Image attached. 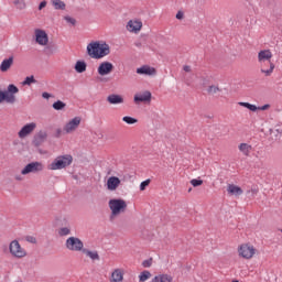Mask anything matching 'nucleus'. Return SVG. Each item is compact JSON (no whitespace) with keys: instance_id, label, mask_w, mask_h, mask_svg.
I'll return each mask as SVG.
<instances>
[{"instance_id":"obj_28","label":"nucleus","mask_w":282,"mask_h":282,"mask_svg":"<svg viewBox=\"0 0 282 282\" xmlns=\"http://www.w3.org/2000/svg\"><path fill=\"white\" fill-rule=\"evenodd\" d=\"M111 276L113 282H122L123 274L120 269L115 270Z\"/></svg>"},{"instance_id":"obj_46","label":"nucleus","mask_w":282,"mask_h":282,"mask_svg":"<svg viewBox=\"0 0 282 282\" xmlns=\"http://www.w3.org/2000/svg\"><path fill=\"white\" fill-rule=\"evenodd\" d=\"M183 69H184V72H187V73H191V72H192L191 66H188V65H185V66L183 67Z\"/></svg>"},{"instance_id":"obj_26","label":"nucleus","mask_w":282,"mask_h":282,"mask_svg":"<svg viewBox=\"0 0 282 282\" xmlns=\"http://www.w3.org/2000/svg\"><path fill=\"white\" fill-rule=\"evenodd\" d=\"M75 72H77V74H83L84 72H87V63L78 61L75 64Z\"/></svg>"},{"instance_id":"obj_34","label":"nucleus","mask_w":282,"mask_h":282,"mask_svg":"<svg viewBox=\"0 0 282 282\" xmlns=\"http://www.w3.org/2000/svg\"><path fill=\"white\" fill-rule=\"evenodd\" d=\"M122 120L123 122H127V124H135V122H138V119L133 117H123Z\"/></svg>"},{"instance_id":"obj_18","label":"nucleus","mask_w":282,"mask_h":282,"mask_svg":"<svg viewBox=\"0 0 282 282\" xmlns=\"http://www.w3.org/2000/svg\"><path fill=\"white\" fill-rule=\"evenodd\" d=\"M120 186V178L118 176H111L107 181L108 191H116Z\"/></svg>"},{"instance_id":"obj_37","label":"nucleus","mask_w":282,"mask_h":282,"mask_svg":"<svg viewBox=\"0 0 282 282\" xmlns=\"http://www.w3.org/2000/svg\"><path fill=\"white\" fill-rule=\"evenodd\" d=\"M191 184H192V186L197 187V186H202L204 184V181L197 180V178H193L191 181Z\"/></svg>"},{"instance_id":"obj_14","label":"nucleus","mask_w":282,"mask_h":282,"mask_svg":"<svg viewBox=\"0 0 282 282\" xmlns=\"http://www.w3.org/2000/svg\"><path fill=\"white\" fill-rule=\"evenodd\" d=\"M14 94H19V88L14 86V84H10L8 89L4 91L6 96L13 98L12 101H9V105H14V102H17V96H14Z\"/></svg>"},{"instance_id":"obj_3","label":"nucleus","mask_w":282,"mask_h":282,"mask_svg":"<svg viewBox=\"0 0 282 282\" xmlns=\"http://www.w3.org/2000/svg\"><path fill=\"white\" fill-rule=\"evenodd\" d=\"M74 162V158L69 154L57 156L48 166L51 171H61V169H66Z\"/></svg>"},{"instance_id":"obj_6","label":"nucleus","mask_w":282,"mask_h":282,"mask_svg":"<svg viewBox=\"0 0 282 282\" xmlns=\"http://www.w3.org/2000/svg\"><path fill=\"white\" fill-rule=\"evenodd\" d=\"M66 248L68 250H72L73 252H80L83 248H85V245L83 243V240L76 237H69L66 240Z\"/></svg>"},{"instance_id":"obj_36","label":"nucleus","mask_w":282,"mask_h":282,"mask_svg":"<svg viewBox=\"0 0 282 282\" xmlns=\"http://www.w3.org/2000/svg\"><path fill=\"white\" fill-rule=\"evenodd\" d=\"M208 94H210L212 96H214V94H217V91H220L219 87L217 86H209L207 89Z\"/></svg>"},{"instance_id":"obj_42","label":"nucleus","mask_w":282,"mask_h":282,"mask_svg":"<svg viewBox=\"0 0 282 282\" xmlns=\"http://www.w3.org/2000/svg\"><path fill=\"white\" fill-rule=\"evenodd\" d=\"M26 241H29V243H36V239L33 236H28Z\"/></svg>"},{"instance_id":"obj_4","label":"nucleus","mask_w":282,"mask_h":282,"mask_svg":"<svg viewBox=\"0 0 282 282\" xmlns=\"http://www.w3.org/2000/svg\"><path fill=\"white\" fill-rule=\"evenodd\" d=\"M238 254L242 259H252L254 254H257V249L254 246H251L250 243H242L238 247Z\"/></svg>"},{"instance_id":"obj_23","label":"nucleus","mask_w":282,"mask_h":282,"mask_svg":"<svg viewBox=\"0 0 282 282\" xmlns=\"http://www.w3.org/2000/svg\"><path fill=\"white\" fill-rule=\"evenodd\" d=\"M238 149H239L240 153L246 155V158H250V153H252V145H250L248 143H240L238 145Z\"/></svg>"},{"instance_id":"obj_31","label":"nucleus","mask_w":282,"mask_h":282,"mask_svg":"<svg viewBox=\"0 0 282 282\" xmlns=\"http://www.w3.org/2000/svg\"><path fill=\"white\" fill-rule=\"evenodd\" d=\"M55 10H65V2L62 0H52Z\"/></svg>"},{"instance_id":"obj_39","label":"nucleus","mask_w":282,"mask_h":282,"mask_svg":"<svg viewBox=\"0 0 282 282\" xmlns=\"http://www.w3.org/2000/svg\"><path fill=\"white\" fill-rule=\"evenodd\" d=\"M32 83H36V79H34V76L26 77L23 82V85H32Z\"/></svg>"},{"instance_id":"obj_24","label":"nucleus","mask_w":282,"mask_h":282,"mask_svg":"<svg viewBox=\"0 0 282 282\" xmlns=\"http://www.w3.org/2000/svg\"><path fill=\"white\" fill-rule=\"evenodd\" d=\"M227 192L229 195H243V189L235 184H229L227 186Z\"/></svg>"},{"instance_id":"obj_20","label":"nucleus","mask_w":282,"mask_h":282,"mask_svg":"<svg viewBox=\"0 0 282 282\" xmlns=\"http://www.w3.org/2000/svg\"><path fill=\"white\" fill-rule=\"evenodd\" d=\"M12 65H14V56H10L9 58L2 61L0 72H8Z\"/></svg>"},{"instance_id":"obj_9","label":"nucleus","mask_w":282,"mask_h":282,"mask_svg":"<svg viewBox=\"0 0 282 282\" xmlns=\"http://www.w3.org/2000/svg\"><path fill=\"white\" fill-rule=\"evenodd\" d=\"M43 169V164L40 162L29 163L23 170L22 175H28L29 173H39Z\"/></svg>"},{"instance_id":"obj_12","label":"nucleus","mask_w":282,"mask_h":282,"mask_svg":"<svg viewBox=\"0 0 282 282\" xmlns=\"http://www.w3.org/2000/svg\"><path fill=\"white\" fill-rule=\"evenodd\" d=\"M35 39L39 45H46L48 43L47 33L41 29L35 30Z\"/></svg>"},{"instance_id":"obj_1","label":"nucleus","mask_w":282,"mask_h":282,"mask_svg":"<svg viewBox=\"0 0 282 282\" xmlns=\"http://www.w3.org/2000/svg\"><path fill=\"white\" fill-rule=\"evenodd\" d=\"M87 54L90 58H105L111 54V48L107 43L91 42L87 46Z\"/></svg>"},{"instance_id":"obj_2","label":"nucleus","mask_w":282,"mask_h":282,"mask_svg":"<svg viewBox=\"0 0 282 282\" xmlns=\"http://www.w3.org/2000/svg\"><path fill=\"white\" fill-rule=\"evenodd\" d=\"M109 208L111 210L110 220L113 221L115 217H118L121 213L127 210V202L120 198H113L109 200Z\"/></svg>"},{"instance_id":"obj_25","label":"nucleus","mask_w":282,"mask_h":282,"mask_svg":"<svg viewBox=\"0 0 282 282\" xmlns=\"http://www.w3.org/2000/svg\"><path fill=\"white\" fill-rule=\"evenodd\" d=\"M151 282H173V276L170 274L155 275Z\"/></svg>"},{"instance_id":"obj_38","label":"nucleus","mask_w":282,"mask_h":282,"mask_svg":"<svg viewBox=\"0 0 282 282\" xmlns=\"http://www.w3.org/2000/svg\"><path fill=\"white\" fill-rule=\"evenodd\" d=\"M142 265H143V268H151V265H153V258H150V259H148V260H144V261L142 262Z\"/></svg>"},{"instance_id":"obj_47","label":"nucleus","mask_w":282,"mask_h":282,"mask_svg":"<svg viewBox=\"0 0 282 282\" xmlns=\"http://www.w3.org/2000/svg\"><path fill=\"white\" fill-rule=\"evenodd\" d=\"M42 97H44V98H46V99H47V98H50V97H51V95H50L48 93H43V94H42Z\"/></svg>"},{"instance_id":"obj_29","label":"nucleus","mask_w":282,"mask_h":282,"mask_svg":"<svg viewBox=\"0 0 282 282\" xmlns=\"http://www.w3.org/2000/svg\"><path fill=\"white\" fill-rule=\"evenodd\" d=\"M13 6L18 10H25V8L28 7V4H25V0H13Z\"/></svg>"},{"instance_id":"obj_33","label":"nucleus","mask_w":282,"mask_h":282,"mask_svg":"<svg viewBox=\"0 0 282 282\" xmlns=\"http://www.w3.org/2000/svg\"><path fill=\"white\" fill-rule=\"evenodd\" d=\"M151 276V272L150 271H142L139 275V281L140 282H145L149 281V278Z\"/></svg>"},{"instance_id":"obj_27","label":"nucleus","mask_w":282,"mask_h":282,"mask_svg":"<svg viewBox=\"0 0 282 282\" xmlns=\"http://www.w3.org/2000/svg\"><path fill=\"white\" fill-rule=\"evenodd\" d=\"M84 254L89 257L93 261H100V256L98 254V251H89L87 249H83Z\"/></svg>"},{"instance_id":"obj_11","label":"nucleus","mask_w":282,"mask_h":282,"mask_svg":"<svg viewBox=\"0 0 282 282\" xmlns=\"http://www.w3.org/2000/svg\"><path fill=\"white\" fill-rule=\"evenodd\" d=\"M36 129V124L34 122L25 124L18 133L19 138L23 140V138H28L31 133Z\"/></svg>"},{"instance_id":"obj_45","label":"nucleus","mask_w":282,"mask_h":282,"mask_svg":"<svg viewBox=\"0 0 282 282\" xmlns=\"http://www.w3.org/2000/svg\"><path fill=\"white\" fill-rule=\"evenodd\" d=\"M45 6H47V2L42 1L39 6V10H43V8H45Z\"/></svg>"},{"instance_id":"obj_15","label":"nucleus","mask_w":282,"mask_h":282,"mask_svg":"<svg viewBox=\"0 0 282 282\" xmlns=\"http://www.w3.org/2000/svg\"><path fill=\"white\" fill-rule=\"evenodd\" d=\"M127 30L129 32L138 33L142 30V22L139 20H130L127 24Z\"/></svg>"},{"instance_id":"obj_19","label":"nucleus","mask_w":282,"mask_h":282,"mask_svg":"<svg viewBox=\"0 0 282 282\" xmlns=\"http://www.w3.org/2000/svg\"><path fill=\"white\" fill-rule=\"evenodd\" d=\"M137 74L145 75V76H155L156 70L150 66H142L137 69Z\"/></svg>"},{"instance_id":"obj_10","label":"nucleus","mask_w":282,"mask_h":282,"mask_svg":"<svg viewBox=\"0 0 282 282\" xmlns=\"http://www.w3.org/2000/svg\"><path fill=\"white\" fill-rule=\"evenodd\" d=\"M115 67L113 64H111L110 62H102L97 72L99 74V76H107L109 74H111V72H113Z\"/></svg>"},{"instance_id":"obj_7","label":"nucleus","mask_w":282,"mask_h":282,"mask_svg":"<svg viewBox=\"0 0 282 282\" xmlns=\"http://www.w3.org/2000/svg\"><path fill=\"white\" fill-rule=\"evenodd\" d=\"M82 121H83V119L80 117L73 118L70 121H68L64 126L65 133H74V131H76V129H78V127H80Z\"/></svg>"},{"instance_id":"obj_35","label":"nucleus","mask_w":282,"mask_h":282,"mask_svg":"<svg viewBox=\"0 0 282 282\" xmlns=\"http://www.w3.org/2000/svg\"><path fill=\"white\" fill-rule=\"evenodd\" d=\"M70 232H72V230H69V228L63 227L59 229L58 235H59V237H66V235H69Z\"/></svg>"},{"instance_id":"obj_17","label":"nucleus","mask_w":282,"mask_h":282,"mask_svg":"<svg viewBox=\"0 0 282 282\" xmlns=\"http://www.w3.org/2000/svg\"><path fill=\"white\" fill-rule=\"evenodd\" d=\"M265 61H272V52L270 50H263L258 53V62L263 63Z\"/></svg>"},{"instance_id":"obj_22","label":"nucleus","mask_w":282,"mask_h":282,"mask_svg":"<svg viewBox=\"0 0 282 282\" xmlns=\"http://www.w3.org/2000/svg\"><path fill=\"white\" fill-rule=\"evenodd\" d=\"M47 140V132L45 131H40L35 137H34V144L35 147H41L42 142H45Z\"/></svg>"},{"instance_id":"obj_8","label":"nucleus","mask_w":282,"mask_h":282,"mask_svg":"<svg viewBox=\"0 0 282 282\" xmlns=\"http://www.w3.org/2000/svg\"><path fill=\"white\" fill-rule=\"evenodd\" d=\"M260 63V72L264 74V76H272L274 72V63L272 61L259 62Z\"/></svg>"},{"instance_id":"obj_48","label":"nucleus","mask_w":282,"mask_h":282,"mask_svg":"<svg viewBox=\"0 0 282 282\" xmlns=\"http://www.w3.org/2000/svg\"><path fill=\"white\" fill-rule=\"evenodd\" d=\"M192 188L188 189V193H191Z\"/></svg>"},{"instance_id":"obj_44","label":"nucleus","mask_w":282,"mask_h":282,"mask_svg":"<svg viewBox=\"0 0 282 282\" xmlns=\"http://www.w3.org/2000/svg\"><path fill=\"white\" fill-rule=\"evenodd\" d=\"M63 133V130L61 128H58L56 130V134H55V138H61V134Z\"/></svg>"},{"instance_id":"obj_43","label":"nucleus","mask_w":282,"mask_h":282,"mask_svg":"<svg viewBox=\"0 0 282 282\" xmlns=\"http://www.w3.org/2000/svg\"><path fill=\"white\" fill-rule=\"evenodd\" d=\"M176 19H178V20L184 19V13H183L182 11H178V12L176 13Z\"/></svg>"},{"instance_id":"obj_49","label":"nucleus","mask_w":282,"mask_h":282,"mask_svg":"<svg viewBox=\"0 0 282 282\" xmlns=\"http://www.w3.org/2000/svg\"><path fill=\"white\" fill-rule=\"evenodd\" d=\"M280 231L282 232V229H280Z\"/></svg>"},{"instance_id":"obj_41","label":"nucleus","mask_w":282,"mask_h":282,"mask_svg":"<svg viewBox=\"0 0 282 282\" xmlns=\"http://www.w3.org/2000/svg\"><path fill=\"white\" fill-rule=\"evenodd\" d=\"M65 21H67V23H72V25H76V19L74 18L65 17Z\"/></svg>"},{"instance_id":"obj_32","label":"nucleus","mask_w":282,"mask_h":282,"mask_svg":"<svg viewBox=\"0 0 282 282\" xmlns=\"http://www.w3.org/2000/svg\"><path fill=\"white\" fill-rule=\"evenodd\" d=\"M3 100L10 104L12 102L13 97L8 96L6 95V91L0 90V104L3 102Z\"/></svg>"},{"instance_id":"obj_13","label":"nucleus","mask_w":282,"mask_h":282,"mask_svg":"<svg viewBox=\"0 0 282 282\" xmlns=\"http://www.w3.org/2000/svg\"><path fill=\"white\" fill-rule=\"evenodd\" d=\"M238 105L240 106V107H245L246 109H249L250 111H268V109H270V105H264V106H262V107H257V106H254V105H251V104H249V102H243V101H240V102H238Z\"/></svg>"},{"instance_id":"obj_40","label":"nucleus","mask_w":282,"mask_h":282,"mask_svg":"<svg viewBox=\"0 0 282 282\" xmlns=\"http://www.w3.org/2000/svg\"><path fill=\"white\" fill-rule=\"evenodd\" d=\"M150 184H151V180L143 181V182L140 184V191H145V189H147V186H149Z\"/></svg>"},{"instance_id":"obj_16","label":"nucleus","mask_w":282,"mask_h":282,"mask_svg":"<svg viewBox=\"0 0 282 282\" xmlns=\"http://www.w3.org/2000/svg\"><path fill=\"white\" fill-rule=\"evenodd\" d=\"M134 102L140 105V102H151V91L147 90L143 94L134 96Z\"/></svg>"},{"instance_id":"obj_5","label":"nucleus","mask_w":282,"mask_h":282,"mask_svg":"<svg viewBox=\"0 0 282 282\" xmlns=\"http://www.w3.org/2000/svg\"><path fill=\"white\" fill-rule=\"evenodd\" d=\"M9 250L12 257H15L17 259H23V257L28 256L25 249H23L17 240L11 241Z\"/></svg>"},{"instance_id":"obj_30","label":"nucleus","mask_w":282,"mask_h":282,"mask_svg":"<svg viewBox=\"0 0 282 282\" xmlns=\"http://www.w3.org/2000/svg\"><path fill=\"white\" fill-rule=\"evenodd\" d=\"M67 107V104L61 101V100H57L53 104V109H55V111H63V109Z\"/></svg>"},{"instance_id":"obj_21","label":"nucleus","mask_w":282,"mask_h":282,"mask_svg":"<svg viewBox=\"0 0 282 282\" xmlns=\"http://www.w3.org/2000/svg\"><path fill=\"white\" fill-rule=\"evenodd\" d=\"M107 101L110 105H122V102H124V98L120 95L112 94L107 97Z\"/></svg>"}]
</instances>
